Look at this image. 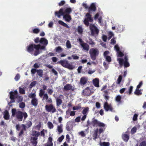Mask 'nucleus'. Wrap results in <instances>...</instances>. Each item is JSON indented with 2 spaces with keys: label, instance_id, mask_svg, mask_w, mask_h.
I'll use <instances>...</instances> for the list:
<instances>
[{
  "label": "nucleus",
  "instance_id": "nucleus-61",
  "mask_svg": "<svg viewBox=\"0 0 146 146\" xmlns=\"http://www.w3.org/2000/svg\"><path fill=\"white\" fill-rule=\"evenodd\" d=\"M40 135L41 136H42L43 137H44L45 134L44 133V130L43 129L41 131H40Z\"/></svg>",
  "mask_w": 146,
  "mask_h": 146
},
{
  "label": "nucleus",
  "instance_id": "nucleus-13",
  "mask_svg": "<svg viewBox=\"0 0 146 146\" xmlns=\"http://www.w3.org/2000/svg\"><path fill=\"white\" fill-rule=\"evenodd\" d=\"M10 94V99H13L17 98V96H18V93L17 90H15L14 92L11 91Z\"/></svg>",
  "mask_w": 146,
  "mask_h": 146
},
{
  "label": "nucleus",
  "instance_id": "nucleus-9",
  "mask_svg": "<svg viewBox=\"0 0 146 146\" xmlns=\"http://www.w3.org/2000/svg\"><path fill=\"white\" fill-rule=\"evenodd\" d=\"M80 45L83 48L84 50L88 51L89 50L90 47L89 45L86 43L84 42L82 40L81 38H79L78 40Z\"/></svg>",
  "mask_w": 146,
  "mask_h": 146
},
{
  "label": "nucleus",
  "instance_id": "nucleus-27",
  "mask_svg": "<svg viewBox=\"0 0 146 146\" xmlns=\"http://www.w3.org/2000/svg\"><path fill=\"white\" fill-rule=\"evenodd\" d=\"M72 10L70 8H66L64 11H63L64 15L65 14L69 15L72 11Z\"/></svg>",
  "mask_w": 146,
  "mask_h": 146
},
{
  "label": "nucleus",
  "instance_id": "nucleus-53",
  "mask_svg": "<svg viewBox=\"0 0 146 146\" xmlns=\"http://www.w3.org/2000/svg\"><path fill=\"white\" fill-rule=\"evenodd\" d=\"M121 99V97L119 95H118L115 98L116 101L118 102H120Z\"/></svg>",
  "mask_w": 146,
  "mask_h": 146
},
{
  "label": "nucleus",
  "instance_id": "nucleus-2",
  "mask_svg": "<svg viewBox=\"0 0 146 146\" xmlns=\"http://www.w3.org/2000/svg\"><path fill=\"white\" fill-rule=\"evenodd\" d=\"M39 44L36 45L31 44L27 46L26 48V50L28 52L31 54H33L34 52V49H35V50L34 51V54L35 56H36L39 54L38 50L39 48Z\"/></svg>",
  "mask_w": 146,
  "mask_h": 146
},
{
  "label": "nucleus",
  "instance_id": "nucleus-16",
  "mask_svg": "<svg viewBox=\"0 0 146 146\" xmlns=\"http://www.w3.org/2000/svg\"><path fill=\"white\" fill-rule=\"evenodd\" d=\"M88 80L87 78L82 77L80 78V84L81 85H85L87 83Z\"/></svg>",
  "mask_w": 146,
  "mask_h": 146
},
{
  "label": "nucleus",
  "instance_id": "nucleus-51",
  "mask_svg": "<svg viewBox=\"0 0 146 146\" xmlns=\"http://www.w3.org/2000/svg\"><path fill=\"white\" fill-rule=\"evenodd\" d=\"M20 78V75L19 74H17L15 77V80L16 81H18Z\"/></svg>",
  "mask_w": 146,
  "mask_h": 146
},
{
  "label": "nucleus",
  "instance_id": "nucleus-42",
  "mask_svg": "<svg viewBox=\"0 0 146 146\" xmlns=\"http://www.w3.org/2000/svg\"><path fill=\"white\" fill-rule=\"evenodd\" d=\"M89 110V108L88 107L84 108L82 111V113L84 115L86 114L87 112H88Z\"/></svg>",
  "mask_w": 146,
  "mask_h": 146
},
{
  "label": "nucleus",
  "instance_id": "nucleus-45",
  "mask_svg": "<svg viewBox=\"0 0 146 146\" xmlns=\"http://www.w3.org/2000/svg\"><path fill=\"white\" fill-rule=\"evenodd\" d=\"M40 45V46H39V48L38 50V51L39 52V54L40 53V52L39 50L40 49V50H45V46H46L45 45H43L42 46H41V45L40 44H39Z\"/></svg>",
  "mask_w": 146,
  "mask_h": 146
},
{
  "label": "nucleus",
  "instance_id": "nucleus-50",
  "mask_svg": "<svg viewBox=\"0 0 146 146\" xmlns=\"http://www.w3.org/2000/svg\"><path fill=\"white\" fill-rule=\"evenodd\" d=\"M117 54L118 57H122L124 54L123 52L119 51L118 52H117Z\"/></svg>",
  "mask_w": 146,
  "mask_h": 146
},
{
  "label": "nucleus",
  "instance_id": "nucleus-11",
  "mask_svg": "<svg viewBox=\"0 0 146 146\" xmlns=\"http://www.w3.org/2000/svg\"><path fill=\"white\" fill-rule=\"evenodd\" d=\"M40 133L39 131L33 130L31 132V135L33 137H31V139L33 141H37L38 137L40 135Z\"/></svg>",
  "mask_w": 146,
  "mask_h": 146
},
{
  "label": "nucleus",
  "instance_id": "nucleus-48",
  "mask_svg": "<svg viewBox=\"0 0 146 146\" xmlns=\"http://www.w3.org/2000/svg\"><path fill=\"white\" fill-rule=\"evenodd\" d=\"M19 92L20 94H25V90L23 88L21 87L19 88Z\"/></svg>",
  "mask_w": 146,
  "mask_h": 146
},
{
  "label": "nucleus",
  "instance_id": "nucleus-57",
  "mask_svg": "<svg viewBox=\"0 0 146 146\" xmlns=\"http://www.w3.org/2000/svg\"><path fill=\"white\" fill-rule=\"evenodd\" d=\"M115 49V50L117 52L119 51L120 48L117 44H116L114 47Z\"/></svg>",
  "mask_w": 146,
  "mask_h": 146
},
{
  "label": "nucleus",
  "instance_id": "nucleus-47",
  "mask_svg": "<svg viewBox=\"0 0 146 146\" xmlns=\"http://www.w3.org/2000/svg\"><path fill=\"white\" fill-rule=\"evenodd\" d=\"M33 33L37 34L39 33L40 30L38 28H35L33 29Z\"/></svg>",
  "mask_w": 146,
  "mask_h": 146
},
{
  "label": "nucleus",
  "instance_id": "nucleus-32",
  "mask_svg": "<svg viewBox=\"0 0 146 146\" xmlns=\"http://www.w3.org/2000/svg\"><path fill=\"white\" fill-rule=\"evenodd\" d=\"M83 29L81 26H79L78 27L77 31L80 34H82L83 32Z\"/></svg>",
  "mask_w": 146,
  "mask_h": 146
},
{
  "label": "nucleus",
  "instance_id": "nucleus-5",
  "mask_svg": "<svg viewBox=\"0 0 146 146\" xmlns=\"http://www.w3.org/2000/svg\"><path fill=\"white\" fill-rule=\"evenodd\" d=\"M27 116V113L26 112H23L21 111H18L16 113V118L19 121H22L23 117H24V120H25Z\"/></svg>",
  "mask_w": 146,
  "mask_h": 146
},
{
  "label": "nucleus",
  "instance_id": "nucleus-59",
  "mask_svg": "<svg viewBox=\"0 0 146 146\" xmlns=\"http://www.w3.org/2000/svg\"><path fill=\"white\" fill-rule=\"evenodd\" d=\"M37 69L35 68H32L31 70V73L32 74L34 75L35 74L36 72H37Z\"/></svg>",
  "mask_w": 146,
  "mask_h": 146
},
{
  "label": "nucleus",
  "instance_id": "nucleus-44",
  "mask_svg": "<svg viewBox=\"0 0 146 146\" xmlns=\"http://www.w3.org/2000/svg\"><path fill=\"white\" fill-rule=\"evenodd\" d=\"M36 95L35 93H31L29 95V97L30 98H32V99H33L34 98H36Z\"/></svg>",
  "mask_w": 146,
  "mask_h": 146
},
{
  "label": "nucleus",
  "instance_id": "nucleus-39",
  "mask_svg": "<svg viewBox=\"0 0 146 146\" xmlns=\"http://www.w3.org/2000/svg\"><path fill=\"white\" fill-rule=\"evenodd\" d=\"M47 125L48 128L50 129H52L54 127V125L52 123L48 121L47 123Z\"/></svg>",
  "mask_w": 146,
  "mask_h": 146
},
{
  "label": "nucleus",
  "instance_id": "nucleus-30",
  "mask_svg": "<svg viewBox=\"0 0 146 146\" xmlns=\"http://www.w3.org/2000/svg\"><path fill=\"white\" fill-rule=\"evenodd\" d=\"M62 100L61 99L58 97L56 99V106H60L62 103Z\"/></svg>",
  "mask_w": 146,
  "mask_h": 146
},
{
  "label": "nucleus",
  "instance_id": "nucleus-7",
  "mask_svg": "<svg viewBox=\"0 0 146 146\" xmlns=\"http://www.w3.org/2000/svg\"><path fill=\"white\" fill-rule=\"evenodd\" d=\"M89 28L91 31V34L92 35H98L99 33V30L93 24H89Z\"/></svg>",
  "mask_w": 146,
  "mask_h": 146
},
{
  "label": "nucleus",
  "instance_id": "nucleus-49",
  "mask_svg": "<svg viewBox=\"0 0 146 146\" xmlns=\"http://www.w3.org/2000/svg\"><path fill=\"white\" fill-rule=\"evenodd\" d=\"M62 48L60 46H58L56 48V51L57 52H60L62 51Z\"/></svg>",
  "mask_w": 146,
  "mask_h": 146
},
{
  "label": "nucleus",
  "instance_id": "nucleus-8",
  "mask_svg": "<svg viewBox=\"0 0 146 146\" xmlns=\"http://www.w3.org/2000/svg\"><path fill=\"white\" fill-rule=\"evenodd\" d=\"M117 60L118 61L119 64L120 65L121 67L124 66L125 68L128 67V59L126 56L125 57V60L122 58H118L117 59Z\"/></svg>",
  "mask_w": 146,
  "mask_h": 146
},
{
  "label": "nucleus",
  "instance_id": "nucleus-38",
  "mask_svg": "<svg viewBox=\"0 0 146 146\" xmlns=\"http://www.w3.org/2000/svg\"><path fill=\"white\" fill-rule=\"evenodd\" d=\"M122 138L124 141L126 142L128 141V134H124L123 135Z\"/></svg>",
  "mask_w": 146,
  "mask_h": 146
},
{
  "label": "nucleus",
  "instance_id": "nucleus-54",
  "mask_svg": "<svg viewBox=\"0 0 146 146\" xmlns=\"http://www.w3.org/2000/svg\"><path fill=\"white\" fill-rule=\"evenodd\" d=\"M16 110L15 109H12V116H14L16 114Z\"/></svg>",
  "mask_w": 146,
  "mask_h": 146
},
{
  "label": "nucleus",
  "instance_id": "nucleus-31",
  "mask_svg": "<svg viewBox=\"0 0 146 146\" xmlns=\"http://www.w3.org/2000/svg\"><path fill=\"white\" fill-rule=\"evenodd\" d=\"M134 93L135 95L137 96L141 95L142 94L141 90L137 88L135 90Z\"/></svg>",
  "mask_w": 146,
  "mask_h": 146
},
{
  "label": "nucleus",
  "instance_id": "nucleus-26",
  "mask_svg": "<svg viewBox=\"0 0 146 146\" xmlns=\"http://www.w3.org/2000/svg\"><path fill=\"white\" fill-rule=\"evenodd\" d=\"M31 103L34 106H37L38 104L37 99L36 98L32 99L31 101Z\"/></svg>",
  "mask_w": 146,
  "mask_h": 146
},
{
  "label": "nucleus",
  "instance_id": "nucleus-14",
  "mask_svg": "<svg viewBox=\"0 0 146 146\" xmlns=\"http://www.w3.org/2000/svg\"><path fill=\"white\" fill-rule=\"evenodd\" d=\"M42 100H46V102L48 103H51L52 102L51 98H48V96L46 93L44 95H43Z\"/></svg>",
  "mask_w": 146,
  "mask_h": 146
},
{
  "label": "nucleus",
  "instance_id": "nucleus-43",
  "mask_svg": "<svg viewBox=\"0 0 146 146\" xmlns=\"http://www.w3.org/2000/svg\"><path fill=\"white\" fill-rule=\"evenodd\" d=\"M66 46L68 48H70L71 47L70 42L69 40H67L66 43Z\"/></svg>",
  "mask_w": 146,
  "mask_h": 146
},
{
  "label": "nucleus",
  "instance_id": "nucleus-18",
  "mask_svg": "<svg viewBox=\"0 0 146 146\" xmlns=\"http://www.w3.org/2000/svg\"><path fill=\"white\" fill-rule=\"evenodd\" d=\"M55 15H57L58 17L60 18L61 15H63V9L62 8H61L58 11H56L55 12Z\"/></svg>",
  "mask_w": 146,
  "mask_h": 146
},
{
  "label": "nucleus",
  "instance_id": "nucleus-19",
  "mask_svg": "<svg viewBox=\"0 0 146 146\" xmlns=\"http://www.w3.org/2000/svg\"><path fill=\"white\" fill-rule=\"evenodd\" d=\"M21 127H22V129L21 130L19 134V137H21L22 135L24 133V131H26V126L24 124H22L21 125Z\"/></svg>",
  "mask_w": 146,
  "mask_h": 146
},
{
  "label": "nucleus",
  "instance_id": "nucleus-29",
  "mask_svg": "<svg viewBox=\"0 0 146 146\" xmlns=\"http://www.w3.org/2000/svg\"><path fill=\"white\" fill-rule=\"evenodd\" d=\"M37 75L40 77H42L43 75V72L42 69L37 70Z\"/></svg>",
  "mask_w": 146,
  "mask_h": 146
},
{
  "label": "nucleus",
  "instance_id": "nucleus-63",
  "mask_svg": "<svg viewBox=\"0 0 146 146\" xmlns=\"http://www.w3.org/2000/svg\"><path fill=\"white\" fill-rule=\"evenodd\" d=\"M139 146H146V143L145 141H143L140 143Z\"/></svg>",
  "mask_w": 146,
  "mask_h": 146
},
{
  "label": "nucleus",
  "instance_id": "nucleus-46",
  "mask_svg": "<svg viewBox=\"0 0 146 146\" xmlns=\"http://www.w3.org/2000/svg\"><path fill=\"white\" fill-rule=\"evenodd\" d=\"M32 125V123L30 121L28 122L27 124H26V127L27 128H29Z\"/></svg>",
  "mask_w": 146,
  "mask_h": 146
},
{
  "label": "nucleus",
  "instance_id": "nucleus-20",
  "mask_svg": "<svg viewBox=\"0 0 146 146\" xmlns=\"http://www.w3.org/2000/svg\"><path fill=\"white\" fill-rule=\"evenodd\" d=\"M63 18L65 21L68 22H70L72 19L71 16L68 14L63 15Z\"/></svg>",
  "mask_w": 146,
  "mask_h": 146
},
{
  "label": "nucleus",
  "instance_id": "nucleus-1",
  "mask_svg": "<svg viewBox=\"0 0 146 146\" xmlns=\"http://www.w3.org/2000/svg\"><path fill=\"white\" fill-rule=\"evenodd\" d=\"M96 10V7L95 4L94 3H92L90 7L88 8V13H87L86 15V18L84 20L83 22L85 25L88 27L89 25V22H92L93 21L94 19L92 17V15L91 14L92 12H95Z\"/></svg>",
  "mask_w": 146,
  "mask_h": 146
},
{
  "label": "nucleus",
  "instance_id": "nucleus-33",
  "mask_svg": "<svg viewBox=\"0 0 146 146\" xmlns=\"http://www.w3.org/2000/svg\"><path fill=\"white\" fill-rule=\"evenodd\" d=\"M62 124H61L60 125H58L57 126V130L58 132L61 133L63 132Z\"/></svg>",
  "mask_w": 146,
  "mask_h": 146
},
{
  "label": "nucleus",
  "instance_id": "nucleus-55",
  "mask_svg": "<svg viewBox=\"0 0 146 146\" xmlns=\"http://www.w3.org/2000/svg\"><path fill=\"white\" fill-rule=\"evenodd\" d=\"M25 106V103L23 102H22L20 103L19 104V106L20 108L22 109L24 108Z\"/></svg>",
  "mask_w": 146,
  "mask_h": 146
},
{
  "label": "nucleus",
  "instance_id": "nucleus-58",
  "mask_svg": "<svg viewBox=\"0 0 146 146\" xmlns=\"http://www.w3.org/2000/svg\"><path fill=\"white\" fill-rule=\"evenodd\" d=\"M31 143L34 146H36L38 143L37 141H33L31 140Z\"/></svg>",
  "mask_w": 146,
  "mask_h": 146
},
{
  "label": "nucleus",
  "instance_id": "nucleus-64",
  "mask_svg": "<svg viewBox=\"0 0 146 146\" xmlns=\"http://www.w3.org/2000/svg\"><path fill=\"white\" fill-rule=\"evenodd\" d=\"M40 66V65H39L38 63H35L33 65V67L35 69H36L39 67Z\"/></svg>",
  "mask_w": 146,
  "mask_h": 146
},
{
  "label": "nucleus",
  "instance_id": "nucleus-23",
  "mask_svg": "<svg viewBox=\"0 0 146 146\" xmlns=\"http://www.w3.org/2000/svg\"><path fill=\"white\" fill-rule=\"evenodd\" d=\"M52 138L50 137H49L47 141V145L45 146H53V144L52 142Z\"/></svg>",
  "mask_w": 146,
  "mask_h": 146
},
{
  "label": "nucleus",
  "instance_id": "nucleus-6",
  "mask_svg": "<svg viewBox=\"0 0 146 146\" xmlns=\"http://www.w3.org/2000/svg\"><path fill=\"white\" fill-rule=\"evenodd\" d=\"M57 63L60 64L63 66L69 69L72 70L73 69V67L72 65L70 64L66 60H60Z\"/></svg>",
  "mask_w": 146,
  "mask_h": 146
},
{
  "label": "nucleus",
  "instance_id": "nucleus-28",
  "mask_svg": "<svg viewBox=\"0 0 146 146\" xmlns=\"http://www.w3.org/2000/svg\"><path fill=\"white\" fill-rule=\"evenodd\" d=\"M58 23L59 24L67 28L68 29H69L70 28L67 25V24L64 23L62 21H58Z\"/></svg>",
  "mask_w": 146,
  "mask_h": 146
},
{
  "label": "nucleus",
  "instance_id": "nucleus-34",
  "mask_svg": "<svg viewBox=\"0 0 146 146\" xmlns=\"http://www.w3.org/2000/svg\"><path fill=\"white\" fill-rule=\"evenodd\" d=\"M110 143L108 142H100V145L101 146H109L110 145Z\"/></svg>",
  "mask_w": 146,
  "mask_h": 146
},
{
  "label": "nucleus",
  "instance_id": "nucleus-35",
  "mask_svg": "<svg viewBox=\"0 0 146 146\" xmlns=\"http://www.w3.org/2000/svg\"><path fill=\"white\" fill-rule=\"evenodd\" d=\"M99 128V130L98 129V133L99 134H100L102 133H103L105 130V127H102Z\"/></svg>",
  "mask_w": 146,
  "mask_h": 146
},
{
  "label": "nucleus",
  "instance_id": "nucleus-62",
  "mask_svg": "<svg viewBox=\"0 0 146 146\" xmlns=\"http://www.w3.org/2000/svg\"><path fill=\"white\" fill-rule=\"evenodd\" d=\"M64 138V136L62 135L58 139V141L59 142H61Z\"/></svg>",
  "mask_w": 146,
  "mask_h": 146
},
{
  "label": "nucleus",
  "instance_id": "nucleus-22",
  "mask_svg": "<svg viewBox=\"0 0 146 146\" xmlns=\"http://www.w3.org/2000/svg\"><path fill=\"white\" fill-rule=\"evenodd\" d=\"M93 84L95 87H99V82L98 79L96 78L94 79L93 80Z\"/></svg>",
  "mask_w": 146,
  "mask_h": 146
},
{
  "label": "nucleus",
  "instance_id": "nucleus-41",
  "mask_svg": "<svg viewBox=\"0 0 146 146\" xmlns=\"http://www.w3.org/2000/svg\"><path fill=\"white\" fill-rule=\"evenodd\" d=\"M45 91L42 89L40 90V92L39 94V96L40 98H42L43 95H44Z\"/></svg>",
  "mask_w": 146,
  "mask_h": 146
},
{
  "label": "nucleus",
  "instance_id": "nucleus-17",
  "mask_svg": "<svg viewBox=\"0 0 146 146\" xmlns=\"http://www.w3.org/2000/svg\"><path fill=\"white\" fill-rule=\"evenodd\" d=\"M72 86L70 84H67L64 87V90L65 91H68L72 90V91L74 90V89L72 88Z\"/></svg>",
  "mask_w": 146,
  "mask_h": 146
},
{
  "label": "nucleus",
  "instance_id": "nucleus-60",
  "mask_svg": "<svg viewBox=\"0 0 146 146\" xmlns=\"http://www.w3.org/2000/svg\"><path fill=\"white\" fill-rule=\"evenodd\" d=\"M47 91L48 94L50 95H51L53 92V91L52 89H48Z\"/></svg>",
  "mask_w": 146,
  "mask_h": 146
},
{
  "label": "nucleus",
  "instance_id": "nucleus-25",
  "mask_svg": "<svg viewBox=\"0 0 146 146\" xmlns=\"http://www.w3.org/2000/svg\"><path fill=\"white\" fill-rule=\"evenodd\" d=\"M98 132V129L97 128L94 131V133L92 135V137H93V138L94 140H96V139L97 138Z\"/></svg>",
  "mask_w": 146,
  "mask_h": 146
},
{
  "label": "nucleus",
  "instance_id": "nucleus-3",
  "mask_svg": "<svg viewBox=\"0 0 146 146\" xmlns=\"http://www.w3.org/2000/svg\"><path fill=\"white\" fill-rule=\"evenodd\" d=\"M87 125L90 126L91 127H97L98 126L100 127H105L106 125L104 123L98 121L97 120L93 119L90 122L87 121Z\"/></svg>",
  "mask_w": 146,
  "mask_h": 146
},
{
  "label": "nucleus",
  "instance_id": "nucleus-4",
  "mask_svg": "<svg viewBox=\"0 0 146 146\" xmlns=\"http://www.w3.org/2000/svg\"><path fill=\"white\" fill-rule=\"evenodd\" d=\"M89 53L91 59L93 60H95L99 54V51L97 48H93L90 49Z\"/></svg>",
  "mask_w": 146,
  "mask_h": 146
},
{
  "label": "nucleus",
  "instance_id": "nucleus-56",
  "mask_svg": "<svg viewBox=\"0 0 146 146\" xmlns=\"http://www.w3.org/2000/svg\"><path fill=\"white\" fill-rule=\"evenodd\" d=\"M138 116V114L135 113L133 117V121H136L137 119V117Z\"/></svg>",
  "mask_w": 146,
  "mask_h": 146
},
{
  "label": "nucleus",
  "instance_id": "nucleus-21",
  "mask_svg": "<svg viewBox=\"0 0 146 146\" xmlns=\"http://www.w3.org/2000/svg\"><path fill=\"white\" fill-rule=\"evenodd\" d=\"M40 43L43 45L46 46L48 43L47 40L44 38H41L40 40Z\"/></svg>",
  "mask_w": 146,
  "mask_h": 146
},
{
  "label": "nucleus",
  "instance_id": "nucleus-24",
  "mask_svg": "<svg viewBox=\"0 0 146 146\" xmlns=\"http://www.w3.org/2000/svg\"><path fill=\"white\" fill-rule=\"evenodd\" d=\"M3 117L6 120H8L9 118V112L7 110H5L3 113Z\"/></svg>",
  "mask_w": 146,
  "mask_h": 146
},
{
  "label": "nucleus",
  "instance_id": "nucleus-15",
  "mask_svg": "<svg viewBox=\"0 0 146 146\" xmlns=\"http://www.w3.org/2000/svg\"><path fill=\"white\" fill-rule=\"evenodd\" d=\"M91 90L90 89L89 87H87L83 91V92L84 96H89L91 94Z\"/></svg>",
  "mask_w": 146,
  "mask_h": 146
},
{
  "label": "nucleus",
  "instance_id": "nucleus-52",
  "mask_svg": "<svg viewBox=\"0 0 146 146\" xmlns=\"http://www.w3.org/2000/svg\"><path fill=\"white\" fill-rule=\"evenodd\" d=\"M105 58L106 59V60L108 62H110L111 61V58L110 56H106Z\"/></svg>",
  "mask_w": 146,
  "mask_h": 146
},
{
  "label": "nucleus",
  "instance_id": "nucleus-37",
  "mask_svg": "<svg viewBox=\"0 0 146 146\" xmlns=\"http://www.w3.org/2000/svg\"><path fill=\"white\" fill-rule=\"evenodd\" d=\"M80 105V104H79L78 106H76L73 107V110H75L81 109V106Z\"/></svg>",
  "mask_w": 146,
  "mask_h": 146
},
{
  "label": "nucleus",
  "instance_id": "nucleus-40",
  "mask_svg": "<svg viewBox=\"0 0 146 146\" xmlns=\"http://www.w3.org/2000/svg\"><path fill=\"white\" fill-rule=\"evenodd\" d=\"M137 128L135 126L134 127L131 131V133L132 134H134L137 131Z\"/></svg>",
  "mask_w": 146,
  "mask_h": 146
},
{
  "label": "nucleus",
  "instance_id": "nucleus-36",
  "mask_svg": "<svg viewBox=\"0 0 146 146\" xmlns=\"http://www.w3.org/2000/svg\"><path fill=\"white\" fill-rule=\"evenodd\" d=\"M122 78V76L121 75H119L118 78L116 83L117 84H119L121 82Z\"/></svg>",
  "mask_w": 146,
  "mask_h": 146
},
{
  "label": "nucleus",
  "instance_id": "nucleus-10",
  "mask_svg": "<svg viewBox=\"0 0 146 146\" xmlns=\"http://www.w3.org/2000/svg\"><path fill=\"white\" fill-rule=\"evenodd\" d=\"M45 108L46 111L48 112L53 113L56 111V109L52 104L45 106Z\"/></svg>",
  "mask_w": 146,
  "mask_h": 146
},
{
  "label": "nucleus",
  "instance_id": "nucleus-12",
  "mask_svg": "<svg viewBox=\"0 0 146 146\" xmlns=\"http://www.w3.org/2000/svg\"><path fill=\"white\" fill-rule=\"evenodd\" d=\"M104 108L106 111H108L110 110L111 112H115V111L114 110L112 107V106L110 105H109L108 103L107 102H105L104 104Z\"/></svg>",
  "mask_w": 146,
  "mask_h": 146
}]
</instances>
